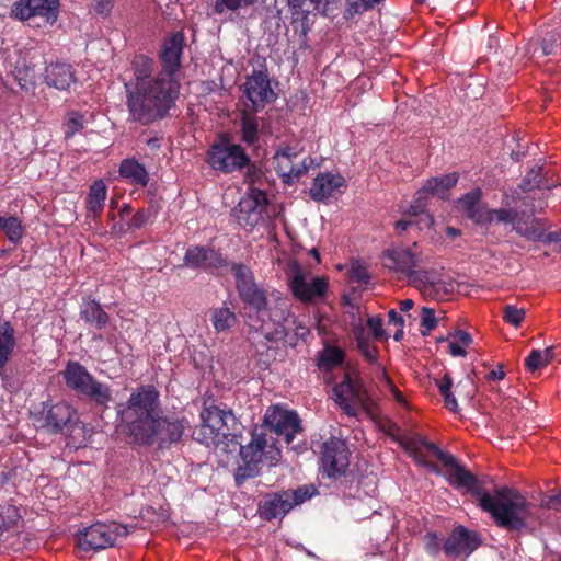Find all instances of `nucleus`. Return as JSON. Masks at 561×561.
<instances>
[{
	"instance_id": "1",
	"label": "nucleus",
	"mask_w": 561,
	"mask_h": 561,
	"mask_svg": "<svg viewBox=\"0 0 561 561\" xmlns=\"http://www.w3.org/2000/svg\"><path fill=\"white\" fill-rule=\"evenodd\" d=\"M443 477L455 489H465L479 500V506L492 517L495 525L507 531H522L537 519V505L517 489L502 486L493 493L483 490L482 482L451 454L439 453Z\"/></svg>"
},
{
	"instance_id": "2",
	"label": "nucleus",
	"mask_w": 561,
	"mask_h": 561,
	"mask_svg": "<svg viewBox=\"0 0 561 561\" xmlns=\"http://www.w3.org/2000/svg\"><path fill=\"white\" fill-rule=\"evenodd\" d=\"M236 290L244 305L247 324L250 334H261L266 342L285 340L288 332L286 322L290 309L286 299H270L268 290L257 283L253 271L243 263H232Z\"/></svg>"
},
{
	"instance_id": "3",
	"label": "nucleus",
	"mask_w": 561,
	"mask_h": 561,
	"mask_svg": "<svg viewBox=\"0 0 561 561\" xmlns=\"http://www.w3.org/2000/svg\"><path fill=\"white\" fill-rule=\"evenodd\" d=\"M156 62L146 55H136L131 61L135 89L127 94V106L133 121L148 125L163 118L175 105L180 84L170 80L161 71L151 77Z\"/></svg>"
},
{
	"instance_id": "4",
	"label": "nucleus",
	"mask_w": 561,
	"mask_h": 561,
	"mask_svg": "<svg viewBox=\"0 0 561 561\" xmlns=\"http://www.w3.org/2000/svg\"><path fill=\"white\" fill-rule=\"evenodd\" d=\"M160 411V392L153 385H141L130 393L125 403L116 407L117 416L126 434L135 443L149 432V424Z\"/></svg>"
},
{
	"instance_id": "5",
	"label": "nucleus",
	"mask_w": 561,
	"mask_h": 561,
	"mask_svg": "<svg viewBox=\"0 0 561 561\" xmlns=\"http://www.w3.org/2000/svg\"><path fill=\"white\" fill-rule=\"evenodd\" d=\"M199 419L201 424L193 433L194 439L208 448L228 453L239 425L233 411L216 405L213 400H205Z\"/></svg>"
},
{
	"instance_id": "6",
	"label": "nucleus",
	"mask_w": 561,
	"mask_h": 561,
	"mask_svg": "<svg viewBox=\"0 0 561 561\" xmlns=\"http://www.w3.org/2000/svg\"><path fill=\"white\" fill-rule=\"evenodd\" d=\"M279 456V449L275 448L273 444H267L263 426H255L251 432V440L240 447L241 463L234 473L237 485H241L248 479L257 477L261 472L260 465L263 460L268 461L270 466H274Z\"/></svg>"
},
{
	"instance_id": "7",
	"label": "nucleus",
	"mask_w": 561,
	"mask_h": 561,
	"mask_svg": "<svg viewBox=\"0 0 561 561\" xmlns=\"http://www.w3.org/2000/svg\"><path fill=\"white\" fill-rule=\"evenodd\" d=\"M482 191L479 187L463 194L456 202L458 210H460L474 225L486 227L491 224L510 226L513 230L518 209L513 207L489 208L482 203Z\"/></svg>"
},
{
	"instance_id": "8",
	"label": "nucleus",
	"mask_w": 561,
	"mask_h": 561,
	"mask_svg": "<svg viewBox=\"0 0 561 561\" xmlns=\"http://www.w3.org/2000/svg\"><path fill=\"white\" fill-rule=\"evenodd\" d=\"M66 386L77 394L87 398L102 409H107L113 400V391L107 383L99 381L79 362L70 360L62 370Z\"/></svg>"
},
{
	"instance_id": "9",
	"label": "nucleus",
	"mask_w": 561,
	"mask_h": 561,
	"mask_svg": "<svg viewBox=\"0 0 561 561\" xmlns=\"http://www.w3.org/2000/svg\"><path fill=\"white\" fill-rule=\"evenodd\" d=\"M529 198L527 196L524 201L527 209L518 210L512 232L530 242H541L543 244L561 242V229L548 232L543 226V219L536 217L537 213L545 209L546 203L540 199L536 205L534 201L528 202Z\"/></svg>"
},
{
	"instance_id": "10",
	"label": "nucleus",
	"mask_w": 561,
	"mask_h": 561,
	"mask_svg": "<svg viewBox=\"0 0 561 561\" xmlns=\"http://www.w3.org/2000/svg\"><path fill=\"white\" fill-rule=\"evenodd\" d=\"M188 427L190 422L184 415L178 413L158 414L153 422L149 424V432L137 437L135 443L141 446L158 444L162 449L169 448L171 445L181 442Z\"/></svg>"
},
{
	"instance_id": "11",
	"label": "nucleus",
	"mask_w": 561,
	"mask_h": 561,
	"mask_svg": "<svg viewBox=\"0 0 561 561\" xmlns=\"http://www.w3.org/2000/svg\"><path fill=\"white\" fill-rule=\"evenodd\" d=\"M250 162L245 149L231 141L230 136L220 134L207 151V163L214 171L225 174L240 171Z\"/></svg>"
},
{
	"instance_id": "12",
	"label": "nucleus",
	"mask_w": 561,
	"mask_h": 561,
	"mask_svg": "<svg viewBox=\"0 0 561 561\" xmlns=\"http://www.w3.org/2000/svg\"><path fill=\"white\" fill-rule=\"evenodd\" d=\"M320 461L323 473L330 479L342 485L354 480L355 474L348 470L350 450L344 439L334 436L327 439L321 446Z\"/></svg>"
},
{
	"instance_id": "13",
	"label": "nucleus",
	"mask_w": 561,
	"mask_h": 561,
	"mask_svg": "<svg viewBox=\"0 0 561 561\" xmlns=\"http://www.w3.org/2000/svg\"><path fill=\"white\" fill-rule=\"evenodd\" d=\"M32 416L41 428L58 434L72 427L77 421V411L66 401H44L35 408Z\"/></svg>"
},
{
	"instance_id": "14",
	"label": "nucleus",
	"mask_w": 561,
	"mask_h": 561,
	"mask_svg": "<svg viewBox=\"0 0 561 561\" xmlns=\"http://www.w3.org/2000/svg\"><path fill=\"white\" fill-rule=\"evenodd\" d=\"M289 288L294 297L302 302H313L325 297L329 280L324 276L312 277L307 280L306 274L297 261L289 265Z\"/></svg>"
},
{
	"instance_id": "15",
	"label": "nucleus",
	"mask_w": 561,
	"mask_h": 561,
	"mask_svg": "<svg viewBox=\"0 0 561 561\" xmlns=\"http://www.w3.org/2000/svg\"><path fill=\"white\" fill-rule=\"evenodd\" d=\"M127 534L124 525L96 523L79 534L78 545L85 552L96 551L113 547L118 537H125Z\"/></svg>"
},
{
	"instance_id": "16",
	"label": "nucleus",
	"mask_w": 561,
	"mask_h": 561,
	"mask_svg": "<svg viewBox=\"0 0 561 561\" xmlns=\"http://www.w3.org/2000/svg\"><path fill=\"white\" fill-rule=\"evenodd\" d=\"M267 204L268 199L263 190L250 187L247 196L241 198L231 214L240 227L252 231L263 219Z\"/></svg>"
},
{
	"instance_id": "17",
	"label": "nucleus",
	"mask_w": 561,
	"mask_h": 561,
	"mask_svg": "<svg viewBox=\"0 0 561 561\" xmlns=\"http://www.w3.org/2000/svg\"><path fill=\"white\" fill-rule=\"evenodd\" d=\"M244 95L251 102L250 107L254 112L262 111L265 105L276 101L277 94L271 85V78L267 69H253L251 75L245 77V81L241 87Z\"/></svg>"
},
{
	"instance_id": "18",
	"label": "nucleus",
	"mask_w": 561,
	"mask_h": 561,
	"mask_svg": "<svg viewBox=\"0 0 561 561\" xmlns=\"http://www.w3.org/2000/svg\"><path fill=\"white\" fill-rule=\"evenodd\" d=\"M59 0H19L11 8V16L26 22L39 18L45 26H53L59 18Z\"/></svg>"
},
{
	"instance_id": "19",
	"label": "nucleus",
	"mask_w": 561,
	"mask_h": 561,
	"mask_svg": "<svg viewBox=\"0 0 561 561\" xmlns=\"http://www.w3.org/2000/svg\"><path fill=\"white\" fill-rule=\"evenodd\" d=\"M263 423L278 436H284L286 444H290L296 434L302 432L301 420L294 410H286L278 405L266 410Z\"/></svg>"
},
{
	"instance_id": "20",
	"label": "nucleus",
	"mask_w": 561,
	"mask_h": 561,
	"mask_svg": "<svg viewBox=\"0 0 561 561\" xmlns=\"http://www.w3.org/2000/svg\"><path fill=\"white\" fill-rule=\"evenodd\" d=\"M411 286L416 288L424 298L432 300L448 299L454 291L453 282L443 279L440 273L435 268L414 273Z\"/></svg>"
},
{
	"instance_id": "21",
	"label": "nucleus",
	"mask_w": 561,
	"mask_h": 561,
	"mask_svg": "<svg viewBox=\"0 0 561 561\" xmlns=\"http://www.w3.org/2000/svg\"><path fill=\"white\" fill-rule=\"evenodd\" d=\"M482 545V538L476 530L462 525L456 526L443 543V551L447 557H469Z\"/></svg>"
},
{
	"instance_id": "22",
	"label": "nucleus",
	"mask_w": 561,
	"mask_h": 561,
	"mask_svg": "<svg viewBox=\"0 0 561 561\" xmlns=\"http://www.w3.org/2000/svg\"><path fill=\"white\" fill-rule=\"evenodd\" d=\"M382 260L385 267L404 275L410 285L412 275L423 271V268H417L422 264L420 254L411 248L386 250L383 252Z\"/></svg>"
},
{
	"instance_id": "23",
	"label": "nucleus",
	"mask_w": 561,
	"mask_h": 561,
	"mask_svg": "<svg viewBox=\"0 0 561 561\" xmlns=\"http://www.w3.org/2000/svg\"><path fill=\"white\" fill-rule=\"evenodd\" d=\"M184 265L194 270H204L210 273L227 267L229 262L226 256L211 247H190L184 254Z\"/></svg>"
},
{
	"instance_id": "24",
	"label": "nucleus",
	"mask_w": 561,
	"mask_h": 561,
	"mask_svg": "<svg viewBox=\"0 0 561 561\" xmlns=\"http://www.w3.org/2000/svg\"><path fill=\"white\" fill-rule=\"evenodd\" d=\"M185 45V37L182 32H175L164 38L161 50L159 53V60L162 66L161 73L170 80H176L175 73L181 67V57Z\"/></svg>"
},
{
	"instance_id": "25",
	"label": "nucleus",
	"mask_w": 561,
	"mask_h": 561,
	"mask_svg": "<svg viewBox=\"0 0 561 561\" xmlns=\"http://www.w3.org/2000/svg\"><path fill=\"white\" fill-rule=\"evenodd\" d=\"M561 51V30L552 23L540 27L537 35L527 44V53L533 58L558 55Z\"/></svg>"
},
{
	"instance_id": "26",
	"label": "nucleus",
	"mask_w": 561,
	"mask_h": 561,
	"mask_svg": "<svg viewBox=\"0 0 561 561\" xmlns=\"http://www.w3.org/2000/svg\"><path fill=\"white\" fill-rule=\"evenodd\" d=\"M334 394L336 403L347 415H356V408L352 401H357L363 404L368 399V393L362 382H354L352 378L346 375L345 379L334 387Z\"/></svg>"
},
{
	"instance_id": "27",
	"label": "nucleus",
	"mask_w": 561,
	"mask_h": 561,
	"mask_svg": "<svg viewBox=\"0 0 561 561\" xmlns=\"http://www.w3.org/2000/svg\"><path fill=\"white\" fill-rule=\"evenodd\" d=\"M346 186V180L340 173L320 172L312 181L309 196L317 203L325 202L333 197L340 188Z\"/></svg>"
},
{
	"instance_id": "28",
	"label": "nucleus",
	"mask_w": 561,
	"mask_h": 561,
	"mask_svg": "<svg viewBox=\"0 0 561 561\" xmlns=\"http://www.w3.org/2000/svg\"><path fill=\"white\" fill-rule=\"evenodd\" d=\"M44 81L50 88L67 91L71 84L77 82V77L72 65L56 61L45 67Z\"/></svg>"
},
{
	"instance_id": "29",
	"label": "nucleus",
	"mask_w": 561,
	"mask_h": 561,
	"mask_svg": "<svg viewBox=\"0 0 561 561\" xmlns=\"http://www.w3.org/2000/svg\"><path fill=\"white\" fill-rule=\"evenodd\" d=\"M291 510L289 490L267 494L260 505L261 515L266 520L283 517Z\"/></svg>"
},
{
	"instance_id": "30",
	"label": "nucleus",
	"mask_w": 561,
	"mask_h": 561,
	"mask_svg": "<svg viewBox=\"0 0 561 561\" xmlns=\"http://www.w3.org/2000/svg\"><path fill=\"white\" fill-rule=\"evenodd\" d=\"M119 175L130 185L146 187L149 183V173L145 165L136 158H125L118 168Z\"/></svg>"
},
{
	"instance_id": "31",
	"label": "nucleus",
	"mask_w": 561,
	"mask_h": 561,
	"mask_svg": "<svg viewBox=\"0 0 561 561\" xmlns=\"http://www.w3.org/2000/svg\"><path fill=\"white\" fill-rule=\"evenodd\" d=\"M79 314L87 324L98 330L104 329L110 321V316L95 299H83Z\"/></svg>"
},
{
	"instance_id": "32",
	"label": "nucleus",
	"mask_w": 561,
	"mask_h": 561,
	"mask_svg": "<svg viewBox=\"0 0 561 561\" xmlns=\"http://www.w3.org/2000/svg\"><path fill=\"white\" fill-rule=\"evenodd\" d=\"M318 167L319 164L316 162L313 158L306 157L298 164H295V162H293L289 165V163L286 162L279 164V167H276L275 169L285 184L293 185L310 169H314Z\"/></svg>"
},
{
	"instance_id": "33",
	"label": "nucleus",
	"mask_w": 561,
	"mask_h": 561,
	"mask_svg": "<svg viewBox=\"0 0 561 561\" xmlns=\"http://www.w3.org/2000/svg\"><path fill=\"white\" fill-rule=\"evenodd\" d=\"M250 107V105H245L240 114V139L248 146H252L259 140V122L256 114Z\"/></svg>"
},
{
	"instance_id": "34",
	"label": "nucleus",
	"mask_w": 561,
	"mask_h": 561,
	"mask_svg": "<svg viewBox=\"0 0 561 561\" xmlns=\"http://www.w3.org/2000/svg\"><path fill=\"white\" fill-rule=\"evenodd\" d=\"M107 196V187L103 180H96L89 188L87 196L88 217H99L103 209Z\"/></svg>"
},
{
	"instance_id": "35",
	"label": "nucleus",
	"mask_w": 561,
	"mask_h": 561,
	"mask_svg": "<svg viewBox=\"0 0 561 561\" xmlns=\"http://www.w3.org/2000/svg\"><path fill=\"white\" fill-rule=\"evenodd\" d=\"M307 0H286L290 11L291 24L295 32L307 35L309 32V10L305 9Z\"/></svg>"
},
{
	"instance_id": "36",
	"label": "nucleus",
	"mask_w": 561,
	"mask_h": 561,
	"mask_svg": "<svg viewBox=\"0 0 561 561\" xmlns=\"http://www.w3.org/2000/svg\"><path fill=\"white\" fill-rule=\"evenodd\" d=\"M458 180V173L451 172L442 176L431 178L424 184L432 195L446 199L449 196V190L457 184Z\"/></svg>"
},
{
	"instance_id": "37",
	"label": "nucleus",
	"mask_w": 561,
	"mask_h": 561,
	"mask_svg": "<svg viewBox=\"0 0 561 561\" xmlns=\"http://www.w3.org/2000/svg\"><path fill=\"white\" fill-rule=\"evenodd\" d=\"M345 359V352L334 345H325L317 355V366L323 371H330L340 366Z\"/></svg>"
},
{
	"instance_id": "38",
	"label": "nucleus",
	"mask_w": 561,
	"mask_h": 561,
	"mask_svg": "<svg viewBox=\"0 0 561 561\" xmlns=\"http://www.w3.org/2000/svg\"><path fill=\"white\" fill-rule=\"evenodd\" d=\"M403 447L411 451L416 460L422 459L423 454L422 450L425 449L431 453L434 457L438 459L439 453H445L439 447H437L434 443L427 440L426 437L415 436L408 438L403 444Z\"/></svg>"
},
{
	"instance_id": "39",
	"label": "nucleus",
	"mask_w": 561,
	"mask_h": 561,
	"mask_svg": "<svg viewBox=\"0 0 561 561\" xmlns=\"http://www.w3.org/2000/svg\"><path fill=\"white\" fill-rule=\"evenodd\" d=\"M210 321L216 332L230 330L238 321L236 313L228 307L215 308Z\"/></svg>"
},
{
	"instance_id": "40",
	"label": "nucleus",
	"mask_w": 561,
	"mask_h": 561,
	"mask_svg": "<svg viewBox=\"0 0 561 561\" xmlns=\"http://www.w3.org/2000/svg\"><path fill=\"white\" fill-rule=\"evenodd\" d=\"M541 167L534 165L524 176L519 187L524 192H531L534 190H550L554 185L542 179Z\"/></svg>"
},
{
	"instance_id": "41",
	"label": "nucleus",
	"mask_w": 561,
	"mask_h": 561,
	"mask_svg": "<svg viewBox=\"0 0 561 561\" xmlns=\"http://www.w3.org/2000/svg\"><path fill=\"white\" fill-rule=\"evenodd\" d=\"M553 357L551 347H547L543 351L531 350L528 356L525 358V367L528 371H536L537 369L547 366Z\"/></svg>"
},
{
	"instance_id": "42",
	"label": "nucleus",
	"mask_w": 561,
	"mask_h": 561,
	"mask_svg": "<svg viewBox=\"0 0 561 561\" xmlns=\"http://www.w3.org/2000/svg\"><path fill=\"white\" fill-rule=\"evenodd\" d=\"M257 0H214L213 10L216 14H224L228 11L237 12L254 5Z\"/></svg>"
},
{
	"instance_id": "43",
	"label": "nucleus",
	"mask_w": 561,
	"mask_h": 561,
	"mask_svg": "<svg viewBox=\"0 0 561 561\" xmlns=\"http://www.w3.org/2000/svg\"><path fill=\"white\" fill-rule=\"evenodd\" d=\"M2 231L10 242L18 244L24 234V227L16 216H5Z\"/></svg>"
},
{
	"instance_id": "44",
	"label": "nucleus",
	"mask_w": 561,
	"mask_h": 561,
	"mask_svg": "<svg viewBox=\"0 0 561 561\" xmlns=\"http://www.w3.org/2000/svg\"><path fill=\"white\" fill-rule=\"evenodd\" d=\"M21 519L20 511L14 505L0 506V531L14 527Z\"/></svg>"
},
{
	"instance_id": "45",
	"label": "nucleus",
	"mask_w": 561,
	"mask_h": 561,
	"mask_svg": "<svg viewBox=\"0 0 561 561\" xmlns=\"http://www.w3.org/2000/svg\"><path fill=\"white\" fill-rule=\"evenodd\" d=\"M433 196L430 190H426L424 184L414 195L413 202L410 205L409 214L417 216L425 213L430 197Z\"/></svg>"
},
{
	"instance_id": "46",
	"label": "nucleus",
	"mask_w": 561,
	"mask_h": 561,
	"mask_svg": "<svg viewBox=\"0 0 561 561\" xmlns=\"http://www.w3.org/2000/svg\"><path fill=\"white\" fill-rule=\"evenodd\" d=\"M317 493V489L312 484H304L296 490L289 491V500L293 508L310 500Z\"/></svg>"
},
{
	"instance_id": "47",
	"label": "nucleus",
	"mask_w": 561,
	"mask_h": 561,
	"mask_svg": "<svg viewBox=\"0 0 561 561\" xmlns=\"http://www.w3.org/2000/svg\"><path fill=\"white\" fill-rule=\"evenodd\" d=\"M526 311L516 305H506L503 307V320L515 328L522 325L525 320Z\"/></svg>"
},
{
	"instance_id": "48",
	"label": "nucleus",
	"mask_w": 561,
	"mask_h": 561,
	"mask_svg": "<svg viewBox=\"0 0 561 561\" xmlns=\"http://www.w3.org/2000/svg\"><path fill=\"white\" fill-rule=\"evenodd\" d=\"M83 127L84 116L82 114L76 111L68 113L67 119L65 122V137H73L78 131L83 129Z\"/></svg>"
},
{
	"instance_id": "49",
	"label": "nucleus",
	"mask_w": 561,
	"mask_h": 561,
	"mask_svg": "<svg viewBox=\"0 0 561 561\" xmlns=\"http://www.w3.org/2000/svg\"><path fill=\"white\" fill-rule=\"evenodd\" d=\"M474 375H476L474 371H472V374H468L463 379H461L456 385V391L465 400H471L477 392Z\"/></svg>"
},
{
	"instance_id": "50",
	"label": "nucleus",
	"mask_w": 561,
	"mask_h": 561,
	"mask_svg": "<svg viewBox=\"0 0 561 561\" xmlns=\"http://www.w3.org/2000/svg\"><path fill=\"white\" fill-rule=\"evenodd\" d=\"M438 324L435 317V311L432 308L423 307L421 310V329L420 332L423 336L431 333Z\"/></svg>"
},
{
	"instance_id": "51",
	"label": "nucleus",
	"mask_w": 561,
	"mask_h": 561,
	"mask_svg": "<svg viewBox=\"0 0 561 561\" xmlns=\"http://www.w3.org/2000/svg\"><path fill=\"white\" fill-rule=\"evenodd\" d=\"M156 214H157V210H154L152 206H150L148 208L138 209L133 215L131 219L129 220L128 228L129 229H140V228H142L145 225H147L149 219L152 216H154Z\"/></svg>"
},
{
	"instance_id": "52",
	"label": "nucleus",
	"mask_w": 561,
	"mask_h": 561,
	"mask_svg": "<svg viewBox=\"0 0 561 561\" xmlns=\"http://www.w3.org/2000/svg\"><path fill=\"white\" fill-rule=\"evenodd\" d=\"M442 538L434 531H428L423 536L424 550L430 556H437L443 550Z\"/></svg>"
},
{
	"instance_id": "53",
	"label": "nucleus",
	"mask_w": 561,
	"mask_h": 561,
	"mask_svg": "<svg viewBox=\"0 0 561 561\" xmlns=\"http://www.w3.org/2000/svg\"><path fill=\"white\" fill-rule=\"evenodd\" d=\"M350 282L357 283L359 286H365L369 283L370 276L366 268L362 265L353 266L350 270Z\"/></svg>"
},
{
	"instance_id": "54",
	"label": "nucleus",
	"mask_w": 561,
	"mask_h": 561,
	"mask_svg": "<svg viewBox=\"0 0 561 561\" xmlns=\"http://www.w3.org/2000/svg\"><path fill=\"white\" fill-rule=\"evenodd\" d=\"M298 153L290 147H285L279 150H277L275 154L276 159V167H279L282 163H289V165L295 161Z\"/></svg>"
},
{
	"instance_id": "55",
	"label": "nucleus",
	"mask_w": 561,
	"mask_h": 561,
	"mask_svg": "<svg viewBox=\"0 0 561 561\" xmlns=\"http://www.w3.org/2000/svg\"><path fill=\"white\" fill-rule=\"evenodd\" d=\"M357 350L368 363H377L378 347L376 345H371L370 342H366L364 344L357 345Z\"/></svg>"
},
{
	"instance_id": "56",
	"label": "nucleus",
	"mask_w": 561,
	"mask_h": 561,
	"mask_svg": "<svg viewBox=\"0 0 561 561\" xmlns=\"http://www.w3.org/2000/svg\"><path fill=\"white\" fill-rule=\"evenodd\" d=\"M367 327L370 329L374 339L380 340L385 336L382 319L380 317H369L367 319Z\"/></svg>"
},
{
	"instance_id": "57",
	"label": "nucleus",
	"mask_w": 561,
	"mask_h": 561,
	"mask_svg": "<svg viewBox=\"0 0 561 561\" xmlns=\"http://www.w3.org/2000/svg\"><path fill=\"white\" fill-rule=\"evenodd\" d=\"M540 505L547 510L561 512V489L556 494L546 495Z\"/></svg>"
},
{
	"instance_id": "58",
	"label": "nucleus",
	"mask_w": 561,
	"mask_h": 561,
	"mask_svg": "<svg viewBox=\"0 0 561 561\" xmlns=\"http://www.w3.org/2000/svg\"><path fill=\"white\" fill-rule=\"evenodd\" d=\"M247 169L244 174V181L249 184H254L256 181H259L262 176L261 169L250 160V162L244 165Z\"/></svg>"
},
{
	"instance_id": "59",
	"label": "nucleus",
	"mask_w": 561,
	"mask_h": 561,
	"mask_svg": "<svg viewBox=\"0 0 561 561\" xmlns=\"http://www.w3.org/2000/svg\"><path fill=\"white\" fill-rule=\"evenodd\" d=\"M382 377L394 400L400 404H405V399L402 392L397 388V386L393 383V381L390 379V377L387 375L385 370L382 371Z\"/></svg>"
},
{
	"instance_id": "60",
	"label": "nucleus",
	"mask_w": 561,
	"mask_h": 561,
	"mask_svg": "<svg viewBox=\"0 0 561 561\" xmlns=\"http://www.w3.org/2000/svg\"><path fill=\"white\" fill-rule=\"evenodd\" d=\"M115 0H96L93 9L99 15L107 16L114 7Z\"/></svg>"
},
{
	"instance_id": "61",
	"label": "nucleus",
	"mask_w": 561,
	"mask_h": 561,
	"mask_svg": "<svg viewBox=\"0 0 561 561\" xmlns=\"http://www.w3.org/2000/svg\"><path fill=\"white\" fill-rule=\"evenodd\" d=\"M352 334L356 342V346L369 342V337L362 324H355L352 328Z\"/></svg>"
},
{
	"instance_id": "62",
	"label": "nucleus",
	"mask_w": 561,
	"mask_h": 561,
	"mask_svg": "<svg viewBox=\"0 0 561 561\" xmlns=\"http://www.w3.org/2000/svg\"><path fill=\"white\" fill-rule=\"evenodd\" d=\"M453 385V378L448 373H446L440 379L436 380V386L440 394H445L446 392L451 391Z\"/></svg>"
},
{
	"instance_id": "63",
	"label": "nucleus",
	"mask_w": 561,
	"mask_h": 561,
	"mask_svg": "<svg viewBox=\"0 0 561 561\" xmlns=\"http://www.w3.org/2000/svg\"><path fill=\"white\" fill-rule=\"evenodd\" d=\"M257 363L262 368H267L273 363L272 355L267 356L266 351L260 348V346H255Z\"/></svg>"
},
{
	"instance_id": "64",
	"label": "nucleus",
	"mask_w": 561,
	"mask_h": 561,
	"mask_svg": "<svg viewBox=\"0 0 561 561\" xmlns=\"http://www.w3.org/2000/svg\"><path fill=\"white\" fill-rule=\"evenodd\" d=\"M454 340L458 341L462 346H469L472 343V336L470 333L463 330H456L450 334Z\"/></svg>"
}]
</instances>
